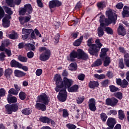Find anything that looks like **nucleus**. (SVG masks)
Returning a JSON list of instances; mask_svg holds the SVG:
<instances>
[{
    "mask_svg": "<svg viewBox=\"0 0 129 129\" xmlns=\"http://www.w3.org/2000/svg\"><path fill=\"white\" fill-rule=\"evenodd\" d=\"M118 116L119 119H120V120H123V119H124V116H125L124 112L122 111V110H119L118 112Z\"/></svg>",
    "mask_w": 129,
    "mask_h": 129,
    "instance_id": "28",
    "label": "nucleus"
},
{
    "mask_svg": "<svg viewBox=\"0 0 129 129\" xmlns=\"http://www.w3.org/2000/svg\"><path fill=\"white\" fill-rule=\"evenodd\" d=\"M5 58H6V54H5V53H0V61H4Z\"/></svg>",
    "mask_w": 129,
    "mask_h": 129,
    "instance_id": "62",
    "label": "nucleus"
},
{
    "mask_svg": "<svg viewBox=\"0 0 129 129\" xmlns=\"http://www.w3.org/2000/svg\"><path fill=\"white\" fill-rule=\"evenodd\" d=\"M6 43H2V45L0 46V51H6Z\"/></svg>",
    "mask_w": 129,
    "mask_h": 129,
    "instance_id": "63",
    "label": "nucleus"
},
{
    "mask_svg": "<svg viewBox=\"0 0 129 129\" xmlns=\"http://www.w3.org/2000/svg\"><path fill=\"white\" fill-rule=\"evenodd\" d=\"M54 79L56 85V87L55 88V90L56 92H59V91H60V88L62 89H66V88H69V87L73 84L72 80L68 79L66 77L63 78V79L61 78V76L60 75H55Z\"/></svg>",
    "mask_w": 129,
    "mask_h": 129,
    "instance_id": "1",
    "label": "nucleus"
},
{
    "mask_svg": "<svg viewBox=\"0 0 129 129\" xmlns=\"http://www.w3.org/2000/svg\"><path fill=\"white\" fill-rule=\"evenodd\" d=\"M100 118L102 121L105 122L107 119V115L105 113H101L100 114Z\"/></svg>",
    "mask_w": 129,
    "mask_h": 129,
    "instance_id": "39",
    "label": "nucleus"
},
{
    "mask_svg": "<svg viewBox=\"0 0 129 129\" xmlns=\"http://www.w3.org/2000/svg\"><path fill=\"white\" fill-rule=\"evenodd\" d=\"M5 11L7 14H8V15H13V11H12V9H11L10 8L6 7L5 8Z\"/></svg>",
    "mask_w": 129,
    "mask_h": 129,
    "instance_id": "49",
    "label": "nucleus"
},
{
    "mask_svg": "<svg viewBox=\"0 0 129 129\" xmlns=\"http://www.w3.org/2000/svg\"><path fill=\"white\" fill-rule=\"evenodd\" d=\"M102 64V60L100 59H97L93 64V67H98V66H100Z\"/></svg>",
    "mask_w": 129,
    "mask_h": 129,
    "instance_id": "32",
    "label": "nucleus"
},
{
    "mask_svg": "<svg viewBox=\"0 0 129 129\" xmlns=\"http://www.w3.org/2000/svg\"><path fill=\"white\" fill-rule=\"evenodd\" d=\"M111 114H113V115H116V114H117V112L115 110H111L108 113V115H111Z\"/></svg>",
    "mask_w": 129,
    "mask_h": 129,
    "instance_id": "58",
    "label": "nucleus"
},
{
    "mask_svg": "<svg viewBox=\"0 0 129 129\" xmlns=\"http://www.w3.org/2000/svg\"><path fill=\"white\" fill-rule=\"evenodd\" d=\"M25 46H27V44L24 42L19 43L18 44V48L19 49H23L25 47Z\"/></svg>",
    "mask_w": 129,
    "mask_h": 129,
    "instance_id": "61",
    "label": "nucleus"
},
{
    "mask_svg": "<svg viewBox=\"0 0 129 129\" xmlns=\"http://www.w3.org/2000/svg\"><path fill=\"white\" fill-rule=\"evenodd\" d=\"M108 51V48H103L101 49V52L100 54V57L101 59H104L106 57V52Z\"/></svg>",
    "mask_w": 129,
    "mask_h": 129,
    "instance_id": "23",
    "label": "nucleus"
},
{
    "mask_svg": "<svg viewBox=\"0 0 129 129\" xmlns=\"http://www.w3.org/2000/svg\"><path fill=\"white\" fill-rule=\"evenodd\" d=\"M26 13H27V11H26L25 7H24L23 8H21V9L19 11V15H20V16H24V15H25Z\"/></svg>",
    "mask_w": 129,
    "mask_h": 129,
    "instance_id": "57",
    "label": "nucleus"
},
{
    "mask_svg": "<svg viewBox=\"0 0 129 129\" xmlns=\"http://www.w3.org/2000/svg\"><path fill=\"white\" fill-rule=\"evenodd\" d=\"M35 73L37 76H41L42 73H43V70L41 69H38L36 71Z\"/></svg>",
    "mask_w": 129,
    "mask_h": 129,
    "instance_id": "55",
    "label": "nucleus"
},
{
    "mask_svg": "<svg viewBox=\"0 0 129 129\" xmlns=\"http://www.w3.org/2000/svg\"><path fill=\"white\" fill-rule=\"evenodd\" d=\"M18 59L20 62H23L24 63H26L27 61H28L27 57L23 56L22 55L18 56Z\"/></svg>",
    "mask_w": 129,
    "mask_h": 129,
    "instance_id": "40",
    "label": "nucleus"
},
{
    "mask_svg": "<svg viewBox=\"0 0 129 129\" xmlns=\"http://www.w3.org/2000/svg\"><path fill=\"white\" fill-rule=\"evenodd\" d=\"M117 33L118 35H121V36H125V34H126L125 29L123 27L122 24H119L117 29Z\"/></svg>",
    "mask_w": 129,
    "mask_h": 129,
    "instance_id": "16",
    "label": "nucleus"
},
{
    "mask_svg": "<svg viewBox=\"0 0 129 129\" xmlns=\"http://www.w3.org/2000/svg\"><path fill=\"white\" fill-rule=\"evenodd\" d=\"M66 126L69 129H75L77 127L76 125L72 123H68L66 124Z\"/></svg>",
    "mask_w": 129,
    "mask_h": 129,
    "instance_id": "51",
    "label": "nucleus"
},
{
    "mask_svg": "<svg viewBox=\"0 0 129 129\" xmlns=\"http://www.w3.org/2000/svg\"><path fill=\"white\" fill-rule=\"evenodd\" d=\"M39 102H42L45 104H48L49 103V97L45 94H42L38 96L37 97Z\"/></svg>",
    "mask_w": 129,
    "mask_h": 129,
    "instance_id": "8",
    "label": "nucleus"
},
{
    "mask_svg": "<svg viewBox=\"0 0 129 129\" xmlns=\"http://www.w3.org/2000/svg\"><path fill=\"white\" fill-rule=\"evenodd\" d=\"M5 16V11L2 7L0 6V20H2V18H4Z\"/></svg>",
    "mask_w": 129,
    "mask_h": 129,
    "instance_id": "56",
    "label": "nucleus"
},
{
    "mask_svg": "<svg viewBox=\"0 0 129 129\" xmlns=\"http://www.w3.org/2000/svg\"><path fill=\"white\" fill-rule=\"evenodd\" d=\"M122 16L123 18H128L129 17V7L124 6L122 12Z\"/></svg>",
    "mask_w": 129,
    "mask_h": 129,
    "instance_id": "19",
    "label": "nucleus"
},
{
    "mask_svg": "<svg viewBox=\"0 0 129 129\" xmlns=\"http://www.w3.org/2000/svg\"><path fill=\"white\" fill-rule=\"evenodd\" d=\"M98 35L99 37H102L104 35V32H103V29L101 27L98 28Z\"/></svg>",
    "mask_w": 129,
    "mask_h": 129,
    "instance_id": "45",
    "label": "nucleus"
},
{
    "mask_svg": "<svg viewBox=\"0 0 129 129\" xmlns=\"http://www.w3.org/2000/svg\"><path fill=\"white\" fill-rule=\"evenodd\" d=\"M39 51L42 52L43 51V52L40 56V60L41 61H47L49 60L50 56H51V51L50 50L46 48L45 47H40L39 48Z\"/></svg>",
    "mask_w": 129,
    "mask_h": 129,
    "instance_id": "4",
    "label": "nucleus"
},
{
    "mask_svg": "<svg viewBox=\"0 0 129 129\" xmlns=\"http://www.w3.org/2000/svg\"><path fill=\"white\" fill-rule=\"evenodd\" d=\"M14 73L15 76L17 77H23V76H25V75H26V73L18 70H15Z\"/></svg>",
    "mask_w": 129,
    "mask_h": 129,
    "instance_id": "25",
    "label": "nucleus"
},
{
    "mask_svg": "<svg viewBox=\"0 0 129 129\" xmlns=\"http://www.w3.org/2000/svg\"><path fill=\"white\" fill-rule=\"evenodd\" d=\"M18 35L17 32H13L9 35L10 39H12V40H16L18 39Z\"/></svg>",
    "mask_w": 129,
    "mask_h": 129,
    "instance_id": "35",
    "label": "nucleus"
},
{
    "mask_svg": "<svg viewBox=\"0 0 129 129\" xmlns=\"http://www.w3.org/2000/svg\"><path fill=\"white\" fill-rule=\"evenodd\" d=\"M19 20L21 25H26L31 20V16L20 17Z\"/></svg>",
    "mask_w": 129,
    "mask_h": 129,
    "instance_id": "15",
    "label": "nucleus"
},
{
    "mask_svg": "<svg viewBox=\"0 0 129 129\" xmlns=\"http://www.w3.org/2000/svg\"><path fill=\"white\" fill-rule=\"evenodd\" d=\"M97 7L99 9V10H102L103 9H104L105 8V3L104 2L102 1L101 2H99L97 4Z\"/></svg>",
    "mask_w": 129,
    "mask_h": 129,
    "instance_id": "33",
    "label": "nucleus"
},
{
    "mask_svg": "<svg viewBox=\"0 0 129 129\" xmlns=\"http://www.w3.org/2000/svg\"><path fill=\"white\" fill-rule=\"evenodd\" d=\"M12 67H16V68H20L22 67V64L21 63L17 61L15 59H13L10 63Z\"/></svg>",
    "mask_w": 129,
    "mask_h": 129,
    "instance_id": "22",
    "label": "nucleus"
},
{
    "mask_svg": "<svg viewBox=\"0 0 129 129\" xmlns=\"http://www.w3.org/2000/svg\"><path fill=\"white\" fill-rule=\"evenodd\" d=\"M35 107L39 110H42V111L46 110V105L43 103H37L35 105Z\"/></svg>",
    "mask_w": 129,
    "mask_h": 129,
    "instance_id": "20",
    "label": "nucleus"
},
{
    "mask_svg": "<svg viewBox=\"0 0 129 129\" xmlns=\"http://www.w3.org/2000/svg\"><path fill=\"white\" fill-rule=\"evenodd\" d=\"M19 96L21 100H25L26 99V93L24 92H20L19 94Z\"/></svg>",
    "mask_w": 129,
    "mask_h": 129,
    "instance_id": "44",
    "label": "nucleus"
},
{
    "mask_svg": "<svg viewBox=\"0 0 129 129\" xmlns=\"http://www.w3.org/2000/svg\"><path fill=\"white\" fill-rule=\"evenodd\" d=\"M59 92L58 95L57 96V98L59 101H61L62 102H64V101H66V99H67V92L66 91V89H62L60 88Z\"/></svg>",
    "mask_w": 129,
    "mask_h": 129,
    "instance_id": "5",
    "label": "nucleus"
},
{
    "mask_svg": "<svg viewBox=\"0 0 129 129\" xmlns=\"http://www.w3.org/2000/svg\"><path fill=\"white\" fill-rule=\"evenodd\" d=\"M118 103V100L115 98H107L106 100V103L107 105L114 107Z\"/></svg>",
    "mask_w": 129,
    "mask_h": 129,
    "instance_id": "10",
    "label": "nucleus"
},
{
    "mask_svg": "<svg viewBox=\"0 0 129 129\" xmlns=\"http://www.w3.org/2000/svg\"><path fill=\"white\" fill-rule=\"evenodd\" d=\"M6 111L8 114H12L13 111L16 112L18 111V106L17 104L9 105L7 104L5 106Z\"/></svg>",
    "mask_w": 129,
    "mask_h": 129,
    "instance_id": "6",
    "label": "nucleus"
},
{
    "mask_svg": "<svg viewBox=\"0 0 129 129\" xmlns=\"http://www.w3.org/2000/svg\"><path fill=\"white\" fill-rule=\"evenodd\" d=\"M26 47H27L29 50H31L32 51L35 50V45L32 44L27 43L26 44Z\"/></svg>",
    "mask_w": 129,
    "mask_h": 129,
    "instance_id": "50",
    "label": "nucleus"
},
{
    "mask_svg": "<svg viewBox=\"0 0 129 129\" xmlns=\"http://www.w3.org/2000/svg\"><path fill=\"white\" fill-rule=\"evenodd\" d=\"M104 60V66L107 67L110 63V58L108 56H105L104 58H101Z\"/></svg>",
    "mask_w": 129,
    "mask_h": 129,
    "instance_id": "26",
    "label": "nucleus"
},
{
    "mask_svg": "<svg viewBox=\"0 0 129 129\" xmlns=\"http://www.w3.org/2000/svg\"><path fill=\"white\" fill-rule=\"evenodd\" d=\"M22 112L23 114L29 115V114H31L32 111L30 108H25L22 110Z\"/></svg>",
    "mask_w": 129,
    "mask_h": 129,
    "instance_id": "38",
    "label": "nucleus"
},
{
    "mask_svg": "<svg viewBox=\"0 0 129 129\" xmlns=\"http://www.w3.org/2000/svg\"><path fill=\"white\" fill-rule=\"evenodd\" d=\"M69 115V113L67 111V109H62V116L63 117H67Z\"/></svg>",
    "mask_w": 129,
    "mask_h": 129,
    "instance_id": "52",
    "label": "nucleus"
},
{
    "mask_svg": "<svg viewBox=\"0 0 129 129\" xmlns=\"http://www.w3.org/2000/svg\"><path fill=\"white\" fill-rule=\"evenodd\" d=\"M93 41V38H90L87 41V45L89 47L88 49L89 53H90V55L93 56L94 55V48H96L95 44H92Z\"/></svg>",
    "mask_w": 129,
    "mask_h": 129,
    "instance_id": "7",
    "label": "nucleus"
},
{
    "mask_svg": "<svg viewBox=\"0 0 129 129\" xmlns=\"http://www.w3.org/2000/svg\"><path fill=\"white\" fill-rule=\"evenodd\" d=\"M13 73V71L11 69H8L5 71V76L7 77H10V76L12 75Z\"/></svg>",
    "mask_w": 129,
    "mask_h": 129,
    "instance_id": "42",
    "label": "nucleus"
},
{
    "mask_svg": "<svg viewBox=\"0 0 129 129\" xmlns=\"http://www.w3.org/2000/svg\"><path fill=\"white\" fill-rule=\"evenodd\" d=\"M62 3L58 0H52L49 2V7L50 9H54L57 7H60Z\"/></svg>",
    "mask_w": 129,
    "mask_h": 129,
    "instance_id": "13",
    "label": "nucleus"
},
{
    "mask_svg": "<svg viewBox=\"0 0 129 129\" xmlns=\"http://www.w3.org/2000/svg\"><path fill=\"white\" fill-rule=\"evenodd\" d=\"M7 100L9 103H16V102H17V97L13 96L12 95L8 94Z\"/></svg>",
    "mask_w": 129,
    "mask_h": 129,
    "instance_id": "21",
    "label": "nucleus"
},
{
    "mask_svg": "<svg viewBox=\"0 0 129 129\" xmlns=\"http://www.w3.org/2000/svg\"><path fill=\"white\" fill-rule=\"evenodd\" d=\"M69 69L71 71H75L77 69V64L76 62L71 63L69 67Z\"/></svg>",
    "mask_w": 129,
    "mask_h": 129,
    "instance_id": "30",
    "label": "nucleus"
},
{
    "mask_svg": "<svg viewBox=\"0 0 129 129\" xmlns=\"http://www.w3.org/2000/svg\"><path fill=\"white\" fill-rule=\"evenodd\" d=\"M115 123H116V121L115 120V119L112 117L108 118L107 120V125H108L109 127H114Z\"/></svg>",
    "mask_w": 129,
    "mask_h": 129,
    "instance_id": "17",
    "label": "nucleus"
},
{
    "mask_svg": "<svg viewBox=\"0 0 129 129\" xmlns=\"http://www.w3.org/2000/svg\"><path fill=\"white\" fill-rule=\"evenodd\" d=\"M5 95H6V90H5L4 88L1 89H0V97L5 96Z\"/></svg>",
    "mask_w": 129,
    "mask_h": 129,
    "instance_id": "59",
    "label": "nucleus"
},
{
    "mask_svg": "<svg viewBox=\"0 0 129 129\" xmlns=\"http://www.w3.org/2000/svg\"><path fill=\"white\" fill-rule=\"evenodd\" d=\"M8 93L9 94H10V95H11L12 94V95L17 96L18 95L19 92L17 90H16V89L14 88H11L9 90Z\"/></svg>",
    "mask_w": 129,
    "mask_h": 129,
    "instance_id": "36",
    "label": "nucleus"
},
{
    "mask_svg": "<svg viewBox=\"0 0 129 129\" xmlns=\"http://www.w3.org/2000/svg\"><path fill=\"white\" fill-rule=\"evenodd\" d=\"M32 29H27L23 28L22 29V33L23 34V35H27L28 36H29V35L31 34V32H32Z\"/></svg>",
    "mask_w": 129,
    "mask_h": 129,
    "instance_id": "41",
    "label": "nucleus"
},
{
    "mask_svg": "<svg viewBox=\"0 0 129 129\" xmlns=\"http://www.w3.org/2000/svg\"><path fill=\"white\" fill-rule=\"evenodd\" d=\"M98 86H99V83L98 81H91L89 83V87L91 89H94L95 88L98 87Z\"/></svg>",
    "mask_w": 129,
    "mask_h": 129,
    "instance_id": "18",
    "label": "nucleus"
},
{
    "mask_svg": "<svg viewBox=\"0 0 129 129\" xmlns=\"http://www.w3.org/2000/svg\"><path fill=\"white\" fill-rule=\"evenodd\" d=\"M59 38H60V34H59V33H57L55 35V37H54V42L55 44H57V43L59 42Z\"/></svg>",
    "mask_w": 129,
    "mask_h": 129,
    "instance_id": "54",
    "label": "nucleus"
},
{
    "mask_svg": "<svg viewBox=\"0 0 129 129\" xmlns=\"http://www.w3.org/2000/svg\"><path fill=\"white\" fill-rule=\"evenodd\" d=\"M129 60V54L128 53H125L124 55V62Z\"/></svg>",
    "mask_w": 129,
    "mask_h": 129,
    "instance_id": "64",
    "label": "nucleus"
},
{
    "mask_svg": "<svg viewBox=\"0 0 129 129\" xmlns=\"http://www.w3.org/2000/svg\"><path fill=\"white\" fill-rule=\"evenodd\" d=\"M39 120L43 122V123H50V118L44 116H41L39 118Z\"/></svg>",
    "mask_w": 129,
    "mask_h": 129,
    "instance_id": "27",
    "label": "nucleus"
},
{
    "mask_svg": "<svg viewBox=\"0 0 129 129\" xmlns=\"http://www.w3.org/2000/svg\"><path fill=\"white\" fill-rule=\"evenodd\" d=\"M106 15L107 16L108 19H105L103 15H101L100 17L99 22L100 23V27H104V23L107 24V25H109V24H111L112 22L116 21V19H117V15L111 11V10L106 11Z\"/></svg>",
    "mask_w": 129,
    "mask_h": 129,
    "instance_id": "3",
    "label": "nucleus"
},
{
    "mask_svg": "<svg viewBox=\"0 0 129 129\" xmlns=\"http://www.w3.org/2000/svg\"><path fill=\"white\" fill-rule=\"evenodd\" d=\"M21 2L22 0H15L14 2V0H6V3L8 7H10L11 8H15V5L17 6L21 5Z\"/></svg>",
    "mask_w": 129,
    "mask_h": 129,
    "instance_id": "12",
    "label": "nucleus"
},
{
    "mask_svg": "<svg viewBox=\"0 0 129 129\" xmlns=\"http://www.w3.org/2000/svg\"><path fill=\"white\" fill-rule=\"evenodd\" d=\"M84 99H85L84 96L79 97L78 99H77V103H78V104H80L82 103Z\"/></svg>",
    "mask_w": 129,
    "mask_h": 129,
    "instance_id": "53",
    "label": "nucleus"
},
{
    "mask_svg": "<svg viewBox=\"0 0 129 129\" xmlns=\"http://www.w3.org/2000/svg\"><path fill=\"white\" fill-rule=\"evenodd\" d=\"M24 9H25V11H26V13H28V14H32L33 13V8H32V6L29 4L25 5Z\"/></svg>",
    "mask_w": 129,
    "mask_h": 129,
    "instance_id": "24",
    "label": "nucleus"
},
{
    "mask_svg": "<svg viewBox=\"0 0 129 129\" xmlns=\"http://www.w3.org/2000/svg\"><path fill=\"white\" fill-rule=\"evenodd\" d=\"M78 90V86L75 85L71 88H68V91L69 92H77Z\"/></svg>",
    "mask_w": 129,
    "mask_h": 129,
    "instance_id": "31",
    "label": "nucleus"
},
{
    "mask_svg": "<svg viewBox=\"0 0 129 129\" xmlns=\"http://www.w3.org/2000/svg\"><path fill=\"white\" fill-rule=\"evenodd\" d=\"M128 85V82L126 80L123 79L121 84L120 87H122V88H126L127 86Z\"/></svg>",
    "mask_w": 129,
    "mask_h": 129,
    "instance_id": "37",
    "label": "nucleus"
},
{
    "mask_svg": "<svg viewBox=\"0 0 129 129\" xmlns=\"http://www.w3.org/2000/svg\"><path fill=\"white\" fill-rule=\"evenodd\" d=\"M108 80H105L101 82L102 87H107V86H108Z\"/></svg>",
    "mask_w": 129,
    "mask_h": 129,
    "instance_id": "48",
    "label": "nucleus"
},
{
    "mask_svg": "<svg viewBox=\"0 0 129 129\" xmlns=\"http://www.w3.org/2000/svg\"><path fill=\"white\" fill-rule=\"evenodd\" d=\"M76 58L79 60H87L88 59V55L81 49H78L77 51L73 50L70 53V56H67V60L71 61V62H74Z\"/></svg>",
    "mask_w": 129,
    "mask_h": 129,
    "instance_id": "2",
    "label": "nucleus"
},
{
    "mask_svg": "<svg viewBox=\"0 0 129 129\" xmlns=\"http://www.w3.org/2000/svg\"><path fill=\"white\" fill-rule=\"evenodd\" d=\"M115 96L116 97V98H118V99H119L120 100L122 99V93L120 92H117V93H115Z\"/></svg>",
    "mask_w": 129,
    "mask_h": 129,
    "instance_id": "47",
    "label": "nucleus"
},
{
    "mask_svg": "<svg viewBox=\"0 0 129 129\" xmlns=\"http://www.w3.org/2000/svg\"><path fill=\"white\" fill-rule=\"evenodd\" d=\"M88 104L91 111H95V110H96V106L94 98L90 99Z\"/></svg>",
    "mask_w": 129,
    "mask_h": 129,
    "instance_id": "11",
    "label": "nucleus"
},
{
    "mask_svg": "<svg viewBox=\"0 0 129 129\" xmlns=\"http://www.w3.org/2000/svg\"><path fill=\"white\" fill-rule=\"evenodd\" d=\"M109 90L111 92H116V91H119V89L113 85L109 86Z\"/></svg>",
    "mask_w": 129,
    "mask_h": 129,
    "instance_id": "34",
    "label": "nucleus"
},
{
    "mask_svg": "<svg viewBox=\"0 0 129 129\" xmlns=\"http://www.w3.org/2000/svg\"><path fill=\"white\" fill-rule=\"evenodd\" d=\"M11 16L8 15L4 17L3 19V26L4 28H9L11 25L10 19H11Z\"/></svg>",
    "mask_w": 129,
    "mask_h": 129,
    "instance_id": "14",
    "label": "nucleus"
},
{
    "mask_svg": "<svg viewBox=\"0 0 129 129\" xmlns=\"http://www.w3.org/2000/svg\"><path fill=\"white\" fill-rule=\"evenodd\" d=\"M95 43L97 44H95L96 47H94V55L93 56H95L96 57L98 55L97 52H99L100 50V48L102 47V44L100 43V40L99 39H97L95 41Z\"/></svg>",
    "mask_w": 129,
    "mask_h": 129,
    "instance_id": "9",
    "label": "nucleus"
},
{
    "mask_svg": "<svg viewBox=\"0 0 129 129\" xmlns=\"http://www.w3.org/2000/svg\"><path fill=\"white\" fill-rule=\"evenodd\" d=\"M116 8L118 10H121L123 8V4L121 3H119L116 5Z\"/></svg>",
    "mask_w": 129,
    "mask_h": 129,
    "instance_id": "60",
    "label": "nucleus"
},
{
    "mask_svg": "<svg viewBox=\"0 0 129 129\" xmlns=\"http://www.w3.org/2000/svg\"><path fill=\"white\" fill-rule=\"evenodd\" d=\"M83 40V36H81L79 38V39L76 40L74 43V46H76V47H78L82 42V40Z\"/></svg>",
    "mask_w": 129,
    "mask_h": 129,
    "instance_id": "29",
    "label": "nucleus"
},
{
    "mask_svg": "<svg viewBox=\"0 0 129 129\" xmlns=\"http://www.w3.org/2000/svg\"><path fill=\"white\" fill-rule=\"evenodd\" d=\"M94 77L100 80L101 79H104V78H105V75L104 74L98 75L96 74L94 75Z\"/></svg>",
    "mask_w": 129,
    "mask_h": 129,
    "instance_id": "43",
    "label": "nucleus"
},
{
    "mask_svg": "<svg viewBox=\"0 0 129 129\" xmlns=\"http://www.w3.org/2000/svg\"><path fill=\"white\" fill-rule=\"evenodd\" d=\"M105 32H106L108 35H112V34H113L112 29L108 27L105 28Z\"/></svg>",
    "mask_w": 129,
    "mask_h": 129,
    "instance_id": "46",
    "label": "nucleus"
}]
</instances>
